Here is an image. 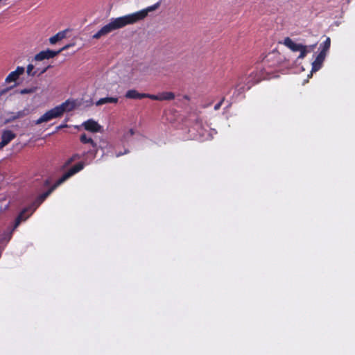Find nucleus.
<instances>
[{
  "label": "nucleus",
  "mask_w": 355,
  "mask_h": 355,
  "mask_svg": "<svg viewBox=\"0 0 355 355\" xmlns=\"http://www.w3.org/2000/svg\"><path fill=\"white\" fill-rule=\"evenodd\" d=\"M71 157L73 159V161L76 160V159H78L81 157V156L79 155V154H74L71 156Z\"/></svg>",
  "instance_id": "28"
},
{
  "label": "nucleus",
  "mask_w": 355,
  "mask_h": 355,
  "mask_svg": "<svg viewBox=\"0 0 355 355\" xmlns=\"http://www.w3.org/2000/svg\"><path fill=\"white\" fill-rule=\"evenodd\" d=\"M224 101H225V97H223L218 103H216L214 105V110H218L220 108L221 105H223Z\"/></svg>",
  "instance_id": "25"
},
{
  "label": "nucleus",
  "mask_w": 355,
  "mask_h": 355,
  "mask_svg": "<svg viewBox=\"0 0 355 355\" xmlns=\"http://www.w3.org/2000/svg\"><path fill=\"white\" fill-rule=\"evenodd\" d=\"M31 211L33 210V208L32 207H27V208H24L19 214V215L17 216L15 220V224H14V226H13V228L12 230L10 231V234H9V237H8V240L10 239L11 236H12V232L20 225V223H21V221H24V220H26V218L29 216H25V214L28 211Z\"/></svg>",
  "instance_id": "9"
},
{
  "label": "nucleus",
  "mask_w": 355,
  "mask_h": 355,
  "mask_svg": "<svg viewBox=\"0 0 355 355\" xmlns=\"http://www.w3.org/2000/svg\"><path fill=\"white\" fill-rule=\"evenodd\" d=\"M144 96H145V98H148L151 100L160 101L159 94H158L157 95H155V94H150L144 93Z\"/></svg>",
  "instance_id": "22"
},
{
  "label": "nucleus",
  "mask_w": 355,
  "mask_h": 355,
  "mask_svg": "<svg viewBox=\"0 0 355 355\" xmlns=\"http://www.w3.org/2000/svg\"><path fill=\"white\" fill-rule=\"evenodd\" d=\"M46 184H49V181L48 180H46Z\"/></svg>",
  "instance_id": "33"
},
{
  "label": "nucleus",
  "mask_w": 355,
  "mask_h": 355,
  "mask_svg": "<svg viewBox=\"0 0 355 355\" xmlns=\"http://www.w3.org/2000/svg\"><path fill=\"white\" fill-rule=\"evenodd\" d=\"M285 58L278 51H272L268 53L261 60L259 64L261 71H263L267 79L273 77L272 74L277 71L278 68L284 62Z\"/></svg>",
  "instance_id": "3"
},
{
  "label": "nucleus",
  "mask_w": 355,
  "mask_h": 355,
  "mask_svg": "<svg viewBox=\"0 0 355 355\" xmlns=\"http://www.w3.org/2000/svg\"><path fill=\"white\" fill-rule=\"evenodd\" d=\"M74 107V102L67 100L62 104L46 112L37 121H35V123L39 125L42 123L48 122L53 119L60 117L65 112L72 111Z\"/></svg>",
  "instance_id": "5"
},
{
  "label": "nucleus",
  "mask_w": 355,
  "mask_h": 355,
  "mask_svg": "<svg viewBox=\"0 0 355 355\" xmlns=\"http://www.w3.org/2000/svg\"><path fill=\"white\" fill-rule=\"evenodd\" d=\"M265 79L267 78L263 71H261L259 64H257V62L254 67L248 71L246 73L239 77L235 89L239 93H243Z\"/></svg>",
  "instance_id": "2"
},
{
  "label": "nucleus",
  "mask_w": 355,
  "mask_h": 355,
  "mask_svg": "<svg viewBox=\"0 0 355 355\" xmlns=\"http://www.w3.org/2000/svg\"><path fill=\"white\" fill-rule=\"evenodd\" d=\"M31 211L33 210V208L32 207H27V208H24L19 214V215L17 216L15 220V224H14V226H13V228L12 230L10 231V234H9V237H8V240L10 239L11 236H12V232L20 225V223H21V221H24V220H26V218L29 216H25V214L28 211Z\"/></svg>",
  "instance_id": "8"
},
{
  "label": "nucleus",
  "mask_w": 355,
  "mask_h": 355,
  "mask_svg": "<svg viewBox=\"0 0 355 355\" xmlns=\"http://www.w3.org/2000/svg\"><path fill=\"white\" fill-rule=\"evenodd\" d=\"M327 54L323 52H320L316 56L315 60L312 63V71H318L322 65L323 62L326 58Z\"/></svg>",
  "instance_id": "13"
},
{
  "label": "nucleus",
  "mask_w": 355,
  "mask_h": 355,
  "mask_svg": "<svg viewBox=\"0 0 355 355\" xmlns=\"http://www.w3.org/2000/svg\"><path fill=\"white\" fill-rule=\"evenodd\" d=\"M315 46H316V44L307 46L308 47V53L313 51L314 50V49L315 48Z\"/></svg>",
  "instance_id": "27"
},
{
  "label": "nucleus",
  "mask_w": 355,
  "mask_h": 355,
  "mask_svg": "<svg viewBox=\"0 0 355 355\" xmlns=\"http://www.w3.org/2000/svg\"><path fill=\"white\" fill-rule=\"evenodd\" d=\"M62 127H63V125H60V126L58 127V128H61Z\"/></svg>",
  "instance_id": "32"
},
{
  "label": "nucleus",
  "mask_w": 355,
  "mask_h": 355,
  "mask_svg": "<svg viewBox=\"0 0 355 355\" xmlns=\"http://www.w3.org/2000/svg\"><path fill=\"white\" fill-rule=\"evenodd\" d=\"M49 67H49H46V68H45V69L42 71V73H44Z\"/></svg>",
  "instance_id": "31"
},
{
  "label": "nucleus",
  "mask_w": 355,
  "mask_h": 355,
  "mask_svg": "<svg viewBox=\"0 0 355 355\" xmlns=\"http://www.w3.org/2000/svg\"><path fill=\"white\" fill-rule=\"evenodd\" d=\"M331 46V40L329 37H327L326 40L320 44V52H323L327 54V52L329 50Z\"/></svg>",
  "instance_id": "20"
},
{
  "label": "nucleus",
  "mask_w": 355,
  "mask_h": 355,
  "mask_svg": "<svg viewBox=\"0 0 355 355\" xmlns=\"http://www.w3.org/2000/svg\"><path fill=\"white\" fill-rule=\"evenodd\" d=\"M128 133H129L131 136H132V135H135V131H134V130H133V129H130V130H129V131H128Z\"/></svg>",
  "instance_id": "30"
},
{
  "label": "nucleus",
  "mask_w": 355,
  "mask_h": 355,
  "mask_svg": "<svg viewBox=\"0 0 355 355\" xmlns=\"http://www.w3.org/2000/svg\"><path fill=\"white\" fill-rule=\"evenodd\" d=\"M80 141L84 144H89L90 145V148L87 152L84 153L83 155L89 154L94 158L98 150L103 148L101 146H98L91 137H88L85 133L80 135Z\"/></svg>",
  "instance_id": "6"
},
{
  "label": "nucleus",
  "mask_w": 355,
  "mask_h": 355,
  "mask_svg": "<svg viewBox=\"0 0 355 355\" xmlns=\"http://www.w3.org/2000/svg\"><path fill=\"white\" fill-rule=\"evenodd\" d=\"M35 89L34 88H30V89H23L19 91V94H32L35 92Z\"/></svg>",
  "instance_id": "24"
},
{
  "label": "nucleus",
  "mask_w": 355,
  "mask_h": 355,
  "mask_svg": "<svg viewBox=\"0 0 355 355\" xmlns=\"http://www.w3.org/2000/svg\"><path fill=\"white\" fill-rule=\"evenodd\" d=\"M128 152H129V150H125L123 153H122V152L117 153L116 154V157H120V156H121V155H124V154L128 153Z\"/></svg>",
  "instance_id": "29"
},
{
  "label": "nucleus",
  "mask_w": 355,
  "mask_h": 355,
  "mask_svg": "<svg viewBox=\"0 0 355 355\" xmlns=\"http://www.w3.org/2000/svg\"><path fill=\"white\" fill-rule=\"evenodd\" d=\"M30 113L29 108H24L22 110L18 111L17 112H10L8 114L9 117L6 119L7 123L12 122L18 119L23 118Z\"/></svg>",
  "instance_id": "11"
},
{
  "label": "nucleus",
  "mask_w": 355,
  "mask_h": 355,
  "mask_svg": "<svg viewBox=\"0 0 355 355\" xmlns=\"http://www.w3.org/2000/svg\"><path fill=\"white\" fill-rule=\"evenodd\" d=\"M34 69V66L31 64H28L27 66V73L30 76H35L36 72L35 71H33Z\"/></svg>",
  "instance_id": "23"
},
{
  "label": "nucleus",
  "mask_w": 355,
  "mask_h": 355,
  "mask_svg": "<svg viewBox=\"0 0 355 355\" xmlns=\"http://www.w3.org/2000/svg\"><path fill=\"white\" fill-rule=\"evenodd\" d=\"M286 47L290 49L293 52H297L299 50H301L302 44H297L294 42L290 37H286L284 38V42H282Z\"/></svg>",
  "instance_id": "14"
},
{
  "label": "nucleus",
  "mask_w": 355,
  "mask_h": 355,
  "mask_svg": "<svg viewBox=\"0 0 355 355\" xmlns=\"http://www.w3.org/2000/svg\"><path fill=\"white\" fill-rule=\"evenodd\" d=\"M73 44H67L60 49L58 51H53L51 49H47L46 51H42L39 53H37L35 56V60L37 61H42L45 59H49L54 58L55 56L58 55L59 53H60L62 51L67 50L70 46H72Z\"/></svg>",
  "instance_id": "7"
},
{
  "label": "nucleus",
  "mask_w": 355,
  "mask_h": 355,
  "mask_svg": "<svg viewBox=\"0 0 355 355\" xmlns=\"http://www.w3.org/2000/svg\"><path fill=\"white\" fill-rule=\"evenodd\" d=\"M119 98L117 97H105L100 98L96 103V105H102L105 103H117Z\"/></svg>",
  "instance_id": "17"
},
{
  "label": "nucleus",
  "mask_w": 355,
  "mask_h": 355,
  "mask_svg": "<svg viewBox=\"0 0 355 355\" xmlns=\"http://www.w3.org/2000/svg\"><path fill=\"white\" fill-rule=\"evenodd\" d=\"M160 101H171L175 98V94L171 92L159 93Z\"/></svg>",
  "instance_id": "19"
},
{
  "label": "nucleus",
  "mask_w": 355,
  "mask_h": 355,
  "mask_svg": "<svg viewBox=\"0 0 355 355\" xmlns=\"http://www.w3.org/2000/svg\"><path fill=\"white\" fill-rule=\"evenodd\" d=\"M84 168L83 162H78L65 172L55 183L51 186L46 192L40 194L35 200V202L31 205L33 210L31 211L29 215L35 210V209L42 204L46 198L60 184L64 182L69 178L75 175L76 173L80 171Z\"/></svg>",
  "instance_id": "4"
},
{
  "label": "nucleus",
  "mask_w": 355,
  "mask_h": 355,
  "mask_svg": "<svg viewBox=\"0 0 355 355\" xmlns=\"http://www.w3.org/2000/svg\"><path fill=\"white\" fill-rule=\"evenodd\" d=\"M125 97L129 99H142L145 96L144 93H139L136 89H130L125 93Z\"/></svg>",
  "instance_id": "16"
},
{
  "label": "nucleus",
  "mask_w": 355,
  "mask_h": 355,
  "mask_svg": "<svg viewBox=\"0 0 355 355\" xmlns=\"http://www.w3.org/2000/svg\"><path fill=\"white\" fill-rule=\"evenodd\" d=\"M24 72V68L22 67H17L16 70L12 71L6 78V82L11 83L15 82L18 79L19 76Z\"/></svg>",
  "instance_id": "15"
},
{
  "label": "nucleus",
  "mask_w": 355,
  "mask_h": 355,
  "mask_svg": "<svg viewBox=\"0 0 355 355\" xmlns=\"http://www.w3.org/2000/svg\"><path fill=\"white\" fill-rule=\"evenodd\" d=\"M66 32H67V31H60L55 35L51 37L49 39L50 43L51 44H55L58 41L66 37Z\"/></svg>",
  "instance_id": "18"
},
{
  "label": "nucleus",
  "mask_w": 355,
  "mask_h": 355,
  "mask_svg": "<svg viewBox=\"0 0 355 355\" xmlns=\"http://www.w3.org/2000/svg\"><path fill=\"white\" fill-rule=\"evenodd\" d=\"M16 137V134L12 131L6 130H3L1 134V141L0 142V149H2L8 145L12 139Z\"/></svg>",
  "instance_id": "10"
},
{
  "label": "nucleus",
  "mask_w": 355,
  "mask_h": 355,
  "mask_svg": "<svg viewBox=\"0 0 355 355\" xmlns=\"http://www.w3.org/2000/svg\"><path fill=\"white\" fill-rule=\"evenodd\" d=\"M298 51L300 52L298 58L299 59H303L306 57V54L308 53V47L307 46L302 45L301 50H299Z\"/></svg>",
  "instance_id": "21"
},
{
  "label": "nucleus",
  "mask_w": 355,
  "mask_h": 355,
  "mask_svg": "<svg viewBox=\"0 0 355 355\" xmlns=\"http://www.w3.org/2000/svg\"><path fill=\"white\" fill-rule=\"evenodd\" d=\"M159 6L160 1H158L156 3L139 11L124 16L112 18L108 24L103 26L99 31L93 35L92 38L98 40L101 37L105 36L114 31L122 28L127 25L134 24L141 20H143L147 17L148 12L157 10Z\"/></svg>",
  "instance_id": "1"
},
{
  "label": "nucleus",
  "mask_w": 355,
  "mask_h": 355,
  "mask_svg": "<svg viewBox=\"0 0 355 355\" xmlns=\"http://www.w3.org/2000/svg\"><path fill=\"white\" fill-rule=\"evenodd\" d=\"M73 161V159L71 157H69L64 164V167H67L69 166Z\"/></svg>",
  "instance_id": "26"
},
{
  "label": "nucleus",
  "mask_w": 355,
  "mask_h": 355,
  "mask_svg": "<svg viewBox=\"0 0 355 355\" xmlns=\"http://www.w3.org/2000/svg\"><path fill=\"white\" fill-rule=\"evenodd\" d=\"M84 128L92 132H98L101 129V126L93 119H89L83 123Z\"/></svg>",
  "instance_id": "12"
}]
</instances>
